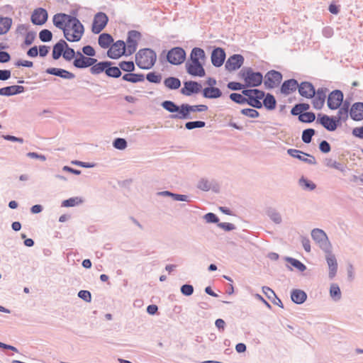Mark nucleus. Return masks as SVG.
I'll use <instances>...</instances> for the list:
<instances>
[{
    "label": "nucleus",
    "mask_w": 363,
    "mask_h": 363,
    "mask_svg": "<svg viewBox=\"0 0 363 363\" xmlns=\"http://www.w3.org/2000/svg\"><path fill=\"white\" fill-rule=\"evenodd\" d=\"M112 64L113 62L111 61L96 62L91 67L90 72L94 75L99 74L104 72L106 73V67L109 65H112Z\"/></svg>",
    "instance_id": "nucleus-27"
},
{
    "label": "nucleus",
    "mask_w": 363,
    "mask_h": 363,
    "mask_svg": "<svg viewBox=\"0 0 363 363\" xmlns=\"http://www.w3.org/2000/svg\"><path fill=\"white\" fill-rule=\"evenodd\" d=\"M181 292L183 295L189 296L194 293V287L190 284H184L181 287Z\"/></svg>",
    "instance_id": "nucleus-60"
},
{
    "label": "nucleus",
    "mask_w": 363,
    "mask_h": 363,
    "mask_svg": "<svg viewBox=\"0 0 363 363\" xmlns=\"http://www.w3.org/2000/svg\"><path fill=\"white\" fill-rule=\"evenodd\" d=\"M48 11L43 8L35 9L30 17V21L34 25L42 26L48 21Z\"/></svg>",
    "instance_id": "nucleus-17"
},
{
    "label": "nucleus",
    "mask_w": 363,
    "mask_h": 363,
    "mask_svg": "<svg viewBox=\"0 0 363 363\" xmlns=\"http://www.w3.org/2000/svg\"><path fill=\"white\" fill-rule=\"evenodd\" d=\"M205 57V52L203 49L199 48H194L192 49L190 54V61H199V60H204Z\"/></svg>",
    "instance_id": "nucleus-38"
},
{
    "label": "nucleus",
    "mask_w": 363,
    "mask_h": 363,
    "mask_svg": "<svg viewBox=\"0 0 363 363\" xmlns=\"http://www.w3.org/2000/svg\"><path fill=\"white\" fill-rule=\"evenodd\" d=\"M36 33L34 31H29L26 33L24 43L26 45H31L35 39Z\"/></svg>",
    "instance_id": "nucleus-64"
},
{
    "label": "nucleus",
    "mask_w": 363,
    "mask_h": 363,
    "mask_svg": "<svg viewBox=\"0 0 363 363\" xmlns=\"http://www.w3.org/2000/svg\"><path fill=\"white\" fill-rule=\"evenodd\" d=\"M62 17L65 29H68L70 27V24H72L75 20L77 19L76 17L66 13H62Z\"/></svg>",
    "instance_id": "nucleus-59"
},
{
    "label": "nucleus",
    "mask_w": 363,
    "mask_h": 363,
    "mask_svg": "<svg viewBox=\"0 0 363 363\" xmlns=\"http://www.w3.org/2000/svg\"><path fill=\"white\" fill-rule=\"evenodd\" d=\"M84 30H75L71 31V29H63L64 36L69 42H78L81 40Z\"/></svg>",
    "instance_id": "nucleus-25"
},
{
    "label": "nucleus",
    "mask_w": 363,
    "mask_h": 363,
    "mask_svg": "<svg viewBox=\"0 0 363 363\" xmlns=\"http://www.w3.org/2000/svg\"><path fill=\"white\" fill-rule=\"evenodd\" d=\"M286 260L300 272H303L306 269V265L296 259L292 257H286Z\"/></svg>",
    "instance_id": "nucleus-45"
},
{
    "label": "nucleus",
    "mask_w": 363,
    "mask_h": 363,
    "mask_svg": "<svg viewBox=\"0 0 363 363\" xmlns=\"http://www.w3.org/2000/svg\"><path fill=\"white\" fill-rule=\"evenodd\" d=\"M328 91V89L325 87L319 88L315 91V95L314 96L312 101L314 108L320 110L323 107Z\"/></svg>",
    "instance_id": "nucleus-20"
},
{
    "label": "nucleus",
    "mask_w": 363,
    "mask_h": 363,
    "mask_svg": "<svg viewBox=\"0 0 363 363\" xmlns=\"http://www.w3.org/2000/svg\"><path fill=\"white\" fill-rule=\"evenodd\" d=\"M325 164L328 167H333V168L337 169L342 172L345 171V166L342 164L337 162L336 161H334L332 159L326 160Z\"/></svg>",
    "instance_id": "nucleus-50"
},
{
    "label": "nucleus",
    "mask_w": 363,
    "mask_h": 363,
    "mask_svg": "<svg viewBox=\"0 0 363 363\" xmlns=\"http://www.w3.org/2000/svg\"><path fill=\"white\" fill-rule=\"evenodd\" d=\"M297 89L299 94L306 99H313L315 95V89L311 82H303L298 84Z\"/></svg>",
    "instance_id": "nucleus-21"
},
{
    "label": "nucleus",
    "mask_w": 363,
    "mask_h": 363,
    "mask_svg": "<svg viewBox=\"0 0 363 363\" xmlns=\"http://www.w3.org/2000/svg\"><path fill=\"white\" fill-rule=\"evenodd\" d=\"M244 60L242 55L240 54L233 55L227 60L225 67L229 72L235 71L242 67Z\"/></svg>",
    "instance_id": "nucleus-16"
},
{
    "label": "nucleus",
    "mask_w": 363,
    "mask_h": 363,
    "mask_svg": "<svg viewBox=\"0 0 363 363\" xmlns=\"http://www.w3.org/2000/svg\"><path fill=\"white\" fill-rule=\"evenodd\" d=\"M146 79L150 82L158 84L162 80V75L155 72H150L146 75Z\"/></svg>",
    "instance_id": "nucleus-55"
},
{
    "label": "nucleus",
    "mask_w": 363,
    "mask_h": 363,
    "mask_svg": "<svg viewBox=\"0 0 363 363\" xmlns=\"http://www.w3.org/2000/svg\"><path fill=\"white\" fill-rule=\"evenodd\" d=\"M197 188L205 191H208L211 188V184L207 179H201L197 184Z\"/></svg>",
    "instance_id": "nucleus-53"
},
{
    "label": "nucleus",
    "mask_w": 363,
    "mask_h": 363,
    "mask_svg": "<svg viewBox=\"0 0 363 363\" xmlns=\"http://www.w3.org/2000/svg\"><path fill=\"white\" fill-rule=\"evenodd\" d=\"M202 88L201 84L195 81H187L184 82V87L181 89L180 92L184 96H191L194 94H198Z\"/></svg>",
    "instance_id": "nucleus-18"
},
{
    "label": "nucleus",
    "mask_w": 363,
    "mask_h": 363,
    "mask_svg": "<svg viewBox=\"0 0 363 363\" xmlns=\"http://www.w3.org/2000/svg\"><path fill=\"white\" fill-rule=\"evenodd\" d=\"M121 74L119 67H111V65H109L106 67V74L109 77L118 78L121 76Z\"/></svg>",
    "instance_id": "nucleus-41"
},
{
    "label": "nucleus",
    "mask_w": 363,
    "mask_h": 363,
    "mask_svg": "<svg viewBox=\"0 0 363 363\" xmlns=\"http://www.w3.org/2000/svg\"><path fill=\"white\" fill-rule=\"evenodd\" d=\"M230 99L238 104H244L246 103V101H247V98H245V96H243L242 94H238V93H232L230 94Z\"/></svg>",
    "instance_id": "nucleus-52"
},
{
    "label": "nucleus",
    "mask_w": 363,
    "mask_h": 363,
    "mask_svg": "<svg viewBox=\"0 0 363 363\" xmlns=\"http://www.w3.org/2000/svg\"><path fill=\"white\" fill-rule=\"evenodd\" d=\"M298 184L304 190L313 191L315 189L316 185L313 182L302 177L298 180Z\"/></svg>",
    "instance_id": "nucleus-40"
},
{
    "label": "nucleus",
    "mask_w": 363,
    "mask_h": 363,
    "mask_svg": "<svg viewBox=\"0 0 363 363\" xmlns=\"http://www.w3.org/2000/svg\"><path fill=\"white\" fill-rule=\"evenodd\" d=\"M39 38L42 42H50L52 38V33L48 29H43L39 33Z\"/></svg>",
    "instance_id": "nucleus-51"
},
{
    "label": "nucleus",
    "mask_w": 363,
    "mask_h": 363,
    "mask_svg": "<svg viewBox=\"0 0 363 363\" xmlns=\"http://www.w3.org/2000/svg\"><path fill=\"white\" fill-rule=\"evenodd\" d=\"M127 54L126 45L123 40H119L114 43L107 52V55L111 59H118Z\"/></svg>",
    "instance_id": "nucleus-5"
},
{
    "label": "nucleus",
    "mask_w": 363,
    "mask_h": 363,
    "mask_svg": "<svg viewBox=\"0 0 363 363\" xmlns=\"http://www.w3.org/2000/svg\"><path fill=\"white\" fill-rule=\"evenodd\" d=\"M315 131L313 128H308L303 131L301 139L304 143H310L312 140V137L315 135Z\"/></svg>",
    "instance_id": "nucleus-44"
},
{
    "label": "nucleus",
    "mask_w": 363,
    "mask_h": 363,
    "mask_svg": "<svg viewBox=\"0 0 363 363\" xmlns=\"http://www.w3.org/2000/svg\"><path fill=\"white\" fill-rule=\"evenodd\" d=\"M206 125V123L201 121H189L186 123L185 128L188 130H192L194 128H203Z\"/></svg>",
    "instance_id": "nucleus-49"
},
{
    "label": "nucleus",
    "mask_w": 363,
    "mask_h": 363,
    "mask_svg": "<svg viewBox=\"0 0 363 363\" xmlns=\"http://www.w3.org/2000/svg\"><path fill=\"white\" fill-rule=\"evenodd\" d=\"M325 253V259L328 265L329 272L328 277L330 279H333L337 272V262L335 255L332 252V249L324 251Z\"/></svg>",
    "instance_id": "nucleus-13"
},
{
    "label": "nucleus",
    "mask_w": 363,
    "mask_h": 363,
    "mask_svg": "<svg viewBox=\"0 0 363 363\" xmlns=\"http://www.w3.org/2000/svg\"><path fill=\"white\" fill-rule=\"evenodd\" d=\"M247 101H246V103L251 106L252 107L258 109L262 108V104L260 101L261 99L253 96L252 98L247 99Z\"/></svg>",
    "instance_id": "nucleus-58"
},
{
    "label": "nucleus",
    "mask_w": 363,
    "mask_h": 363,
    "mask_svg": "<svg viewBox=\"0 0 363 363\" xmlns=\"http://www.w3.org/2000/svg\"><path fill=\"white\" fill-rule=\"evenodd\" d=\"M208 110V106L206 105L200 104V105H189L188 104H182V117L184 118V120L191 119L192 118L190 113L191 112H203Z\"/></svg>",
    "instance_id": "nucleus-12"
},
{
    "label": "nucleus",
    "mask_w": 363,
    "mask_h": 363,
    "mask_svg": "<svg viewBox=\"0 0 363 363\" xmlns=\"http://www.w3.org/2000/svg\"><path fill=\"white\" fill-rule=\"evenodd\" d=\"M120 69L126 72H132L135 70V64L133 61H122L118 64Z\"/></svg>",
    "instance_id": "nucleus-43"
},
{
    "label": "nucleus",
    "mask_w": 363,
    "mask_h": 363,
    "mask_svg": "<svg viewBox=\"0 0 363 363\" xmlns=\"http://www.w3.org/2000/svg\"><path fill=\"white\" fill-rule=\"evenodd\" d=\"M108 18L106 13L103 12L97 13L94 18L91 31L95 33H99L106 26Z\"/></svg>",
    "instance_id": "nucleus-10"
},
{
    "label": "nucleus",
    "mask_w": 363,
    "mask_h": 363,
    "mask_svg": "<svg viewBox=\"0 0 363 363\" xmlns=\"http://www.w3.org/2000/svg\"><path fill=\"white\" fill-rule=\"evenodd\" d=\"M164 84L169 89H177L181 86V81L177 77H169L164 80Z\"/></svg>",
    "instance_id": "nucleus-34"
},
{
    "label": "nucleus",
    "mask_w": 363,
    "mask_h": 363,
    "mask_svg": "<svg viewBox=\"0 0 363 363\" xmlns=\"http://www.w3.org/2000/svg\"><path fill=\"white\" fill-rule=\"evenodd\" d=\"M317 123L321 124L328 131H334L340 125L338 121H336L335 116L330 117L327 115L318 114Z\"/></svg>",
    "instance_id": "nucleus-15"
},
{
    "label": "nucleus",
    "mask_w": 363,
    "mask_h": 363,
    "mask_svg": "<svg viewBox=\"0 0 363 363\" xmlns=\"http://www.w3.org/2000/svg\"><path fill=\"white\" fill-rule=\"evenodd\" d=\"M343 93L340 90L336 89L331 91L328 96V107L330 110L337 109L340 107L343 101Z\"/></svg>",
    "instance_id": "nucleus-7"
},
{
    "label": "nucleus",
    "mask_w": 363,
    "mask_h": 363,
    "mask_svg": "<svg viewBox=\"0 0 363 363\" xmlns=\"http://www.w3.org/2000/svg\"><path fill=\"white\" fill-rule=\"evenodd\" d=\"M311 237L323 252L333 248L327 234L322 229H313L311 231Z\"/></svg>",
    "instance_id": "nucleus-3"
},
{
    "label": "nucleus",
    "mask_w": 363,
    "mask_h": 363,
    "mask_svg": "<svg viewBox=\"0 0 363 363\" xmlns=\"http://www.w3.org/2000/svg\"><path fill=\"white\" fill-rule=\"evenodd\" d=\"M65 47H67V43L64 40H60L52 48V58L58 60L63 55Z\"/></svg>",
    "instance_id": "nucleus-28"
},
{
    "label": "nucleus",
    "mask_w": 363,
    "mask_h": 363,
    "mask_svg": "<svg viewBox=\"0 0 363 363\" xmlns=\"http://www.w3.org/2000/svg\"><path fill=\"white\" fill-rule=\"evenodd\" d=\"M83 55L92 57L96 55L95 50L91 45H85L82 48Z\"/></svg>",
    "instance_id": "nucleus-62"
},
{
    "label": "nucleus",
    "mask_w": 363,
    "mask_h": 363,
    "mask_svg": "<svg viewBox=\"0 0 363 363\" xmlns=\"http://www.w3.org/2000/svg\"><path fill=\"white\" fill-rule=\"evenodd\" d=\"M350 115L352 120L359 121L363 119V103L356 102L350 109Z\"/></svg>",
    "instance_id": "nucleus-24"
},
{
    "label": "nucleus",
    "mask_w": 363,
    "mask_h": 363,
    "mask_svg": "<svg viewBox=\"0 0 363 363\" xmlns=\"http://www.w3.org/2000/svg\"><path fill=\"white\" fill-rule=\"evenodd\" d=\"M141 38V34L137 30H130L128 33L127 38V54L126 55H130L133 54L137 49L138 40Z\"/></svg>",
    "instance_id": "nucleus-8"
},
{
    "label": "nucleus",
    "mask_w": 363,
    "mask_h": 363,
    "mask_svg": "<svg viewBox=\"0 0 363 363\" xmlns=\"http://www.w3.org/2000/svg\"><path fill=\"white\" fill-rule=\"evenodd\" d=\"M186 58V52L184 50L179 47L171 49L167 54V61L174 65H181Z\"/></svg>",
    "instance_id": "nucleus-4"
},
{
    "label": "nucleus",
    "mask_w": 363,
    "mask_h": 363,
    "mask_svg": "<svg viewBox=\"0 0 363 363\" xmlns=\"http://www.w3.org/2000/svg\"><path fill=\"white\" fill-rule=\"evenodd\" d=\"M52 21H53L54 26H56L57 28L61 29L62 30H63V29H65L63 17H62V13H59L54 15Z\"/></svg>",
    "instance_id": "nucleus-46"
},
{
    "label": "nucleus",
    "mask_w": 363,
    "mask_h": 363,
    "mask_svg": "<svg viewBox=\"0 0 363 363\" xmlns=\"http://www.w3.org/2000/svg\"><path fill=\"white\" fill-rule=\"evenodd\" d=\"M268 110H274L276 108L277 101L274 96L268 93L264 96L262 106Z\"/></svg>",
    "instance_id": "nucleus-35"
},
{
    "label": "nucleus",
    "mask_w": 363,
    "mask_h": 363,
    "mask_svg": "<svg viewBox=\"0 0 363 363\" xmlns=\"http://www.w3.org/2000/svg\"><path fill=\"white\" fill-rule=\"evenodd\" d=\"M162 106L166 111L169 113H177L175 114H172L170 118L172 119H180L184 120V118L182 117L181 112L182 111V105L177 106L175 103L172 101H164L162 103Z\"/></svg>",
    "instance_id": "nucleus-19"
},
{
    "label": "nucleus",
    "mask_w": 363,
    "mask_h": 363,
    "mask_svg": "<svg viewBox=\"0 0 363 363\" xmlns=\"http://www.w3.org/2000/svg\"><path fill=\"white\" fill-rule=\"evenodd\" d=\"M123 80L129 82L131 83H138V82H142L145 80V75L143 74H135L128 72L127 74H125L122 77Z\"/></svg>",
    "instance_id": "nucleus-31"
},
{
    "label": "nucleus",
    "mask_w": 363,
    "mask_h": 363,
    "mask_svg": "<svg viewBox=\"0 0 363 363\" xmlns=\"http://www.w3.org/2000/svg\"><path fill=\"white\" fill-rule=\"evenodd\" d=\"M12 19L9 17L0 18V35L6 34L10 29Z\"/></svg>",
    "instance_id": "nucleus-36"
},
{
    "label": "nucleus",
    "mask_w": 363,
    "mask_h": 363,
    "mask_svg": "<svg viewBox=\"0 0 363 363\" xmlns=\"http://www.w3.org/2000/svg\"><path fill=\"white\" fill-rule=\"evenodd\" d=\"M157 59L156 52L150 48H143L135 54V63L143 69H151Z\"/></svg>",
    "instance_id": "nucleus-1"
},
{
    "label": "nucleus",
    "mask_w": 363,
    "mask_h": 363,
    "mask_svg": "<svg viewBox=\"0 0 363 363\" xmlns=\"http://www.w3.org/2000/svg\"><path fill=\"white\" fill-rule=\"evenodd\" d=\"M186 68L187 72L192 76L203 77L206 74L205 69L200 61H188L186 62Z\"/></svg>",
    "instance_id": "nucleus-14"
},
{
    "label": "nucleus",
    "mask_w": 363,
    "mask_h": 363,
    "mask_svg": "<svg viewBox=\"0 0 363 363\" xmlns=\"http://www.w3.org/2000/svg\"><path fill=\"white\" fill-rule=\"evenodd\" d=\"M240 75L245 80L247 87L258 86L262 84L263 79L262 73L253 72L251 67H243Z\"/></svg>",
    "instance_id": "nucleus-2"
},
{
    "label": "nucleus",
    "mask_w": 363,
    "mask_h": 363,
    "mask_svg": "<svg viewBox=\"0 0 363 363\" xmlns=\"http://www.w3.org/2000/svg\"><path fill=\"white\" fill-rule=\"evenodd\" d=\"M310 108L308 104L301 103L296 104L291 110V113L293 116H298L302 114L303 112L308 111Z\"/></svg>",
    "instance_id": "nucleus-37"
},
{
    "label": "nucleus",
    "mask_w": 363,
    "mask_h": 363,
    "mask_svg": "<svg viewBox=\"0 0 363 363\" xmlns=\"http://www.w3.org/2000/svg\"><path fill=\"white\" fill-rule=\"evenodd\" d=\"M298 86V82L294 79H288L282 84L281 86V92L285 95L296 90Z\"/></svg>",
    "instance_id": "nucleus-26"
},
{
    "label": "nucleus",
    "mask_w": 363,
    "mask_h": 363,
    "mask_svg": "<svg viewBox=\"0 0 363 363\" xmlns=\"http://www.w3.org/2000/svg\"><path fill=\"white\" fill-rule=\"evenodd\" d=\"M113 146L118 150H123L127 147V142L124 138H118L113 140Z\"/></svg>",
    "instance_id": "nucleus-54"
},
{
    "label": "nucleus",
    "mask_w": 363,
    "mask_h": 363,
    "mask_svg": "<svg viewBox=\"0 0 363 363\" xmlns=\"http://www.w3.org/2000/svg\"><path fill=\"white\" fill-rule=\"evenodd\" d=\"M78 296L84 301L89 303L91 301V294L89 291L81 290L78 293Z\"/></svg>",
    "instance_id": "nucleus-61"
},
{
    "label": "nucleus",
    "mask_w": 363,
    "mask_h": 363,
    "mask_svg": "<svg viewBox=\"0 0 363 363\" xmlns=\"http://www.w3.org/2000/svg\"><path fill=\"white\" fill-rule=\"evenodd\" d=\"M266 214L276 224H280L282 222L280 213L274 208H267L266 210Z\"/></svg>",
    "instance_id": "nucleus-32"
},
{
    "label": "nucleus",
    "mask_w": 363,
    "mask_h": 363,
    "mask_svg": "<svg viewBox=\"0 0 363 363\" xmlns=\"http://www.w3.org/2000/svg\"><path fill=\"white\" fill-rule=\"evenodd\" d=\"M63 58L67 61H70L74 57L77 56V52H75L74 50L67 45V47H65L64 53H63Z\"/></svg>",
    "instance_id": "nucleus-48"
},
{
    "label": "nucleus",
    "mask_w": 363,
    "mask_h": 363,
    "mask_svg": "<svg viewBox=\"0 0 363 363\" xmlns=\"http://www.w3.org/2000/svg\"><path fill=\"white\" fill-rule=\"evenodd\" d=\"M315 119V115L313 112H304L299 114L298 120L302 123H312Z\"/></svg>",
    "instance_id": "nucleus-42"
},
{
    "label": "nucleus",
    "mask_w": 363,
    "mask_h": 363,
    "mask_svg": "<svg viewBox=\"0 0 363 363\" xmlns=\"http://www.w3.org/2000/svg\"><path fill=\"white\" fill-rule=\"evenodd\" d=\"M291 298L296 304H301L307 298L306 292L301 289H294L291 293Z\"/></svg>",
    "instance_id": "nucleus-29"
},
{
    "label": "nucleus",
    "mask_w": 363,
    "mask_h": 363,
    "mask_svg": "<svg viewBox=\"0 0 363 363\" xmlns=\"http://www.w3.org/2000/svg\"><path fill=\"white\" fill-rule=\"evenodd\" d=\"M287 153L292 157L296 158L306 164L315 165L317 164L314 156L296 149H289Z\"/></svg>",
    "instance_id": "nucleus-11"
},
{
    "label": "nucleus",
    "mask_w": 363,
    "mask_h": 363,
    "mask_svg": "<svg viewBox=\"0 0 363 363\" xmlns=\"http://www.w3.org/2000/svg\"><path fill=\"white\" fill-rule=\"evenodd\" d=\"M203 96L206 99H217L222 96V91L217 87H206L203 89Z\"/></svg>",
    "instance_id": "nucleus-30"
},
{
    "label": "nucleus",
    "mask_w": 363,
    "mask_h": 363,
    "mask_svg": "<svg viewBox=\"0 0 363 363\" xmlns=\"http://www.w3.org/2000/svg\"><path fill=\"white\" fill-rule=\"evenodd\" d=\"M241 113L252 118H256L259 116V112L253 108H243Z\"/></svg>",
    "instance_id": "nucleus-57"
},
{
    "label": "nucleus",
    "mask_w": 363,
    "mask_h": 363,
    "mask_svg": "<svg viewBox=\"0 0 363 363\" xmlns=\"http://www.w3.org/2000/svg\"><path fill=\"white\" fill-rule=\"evenodd\" d=\"M227 86L231 90L238 91L244 89L246 86L245 84H242L240 82H230L228 84Z\"/></svg>",
    "instance_id": "nucleus-63"
},
{
    "label": "nucleus",
    "mask_w": 363,
    "mask_h": 363,
    "mask_svg": "<svg viewBox=\"0 0 363 363\" xmlns=\"http://www.w3.org/2000/svg\"><path fill=\"white\" fill-rule=\"evenodd\" d=\"M96 62H97L96 58L84 56L82 52L77 51V56L73 61V65L78 69H85L91 67Z\"/></svg>",
    "instance_id": "nucleus-6"
},
{
    "label": "nucleus",
    "mask_w": 363,
    "mask_h": 363,
    "mask_svg": "<svg viewBox=\"0 0 363 363\" xmlns=\"http://www.w3.org/2000/svg\"><path fill=\"white\" fill-rule=\"evenodd\" d=\"M211 62L213 66L219 67L223 65L225 59V52L223 48H215L211 53Z\"/></svg>",
    "instance_id": "nucleus-22"
},
{
    "label": "nucleus",
    "mask_w": 363,
    "mask_h": 363,
    "mask_svg": "<svg viewBox=\"0 0 363 363\" xmlns=\"http://www.w3.org/2000/svg\"><path fill=\"white\" fill-rule=\"evenodd\" d=\"M45 72L49 74L60 77L66 79H72L75 77V75L73 73L61 68L50 67L48 68Z\"/></svg>",
    "instance_id": "nucleus-23"
},
{
    "label": "nucleus",
    "mask_w": 363,
    "mask_h": 363,
    "mask_svg": "<svg viewBox=\"0 0 363 363\" xmlns=\"http://www.w3.org/2000/svg\"><path fill=\"white\" fill-rule=\"evenodd\" d=\"M281 79L282 74L279 72L271 70L265 74L264 85L267 89H273L281 83Z\"/></svg>",
    "instance_id": "nucleus-9"
},
{
    "label": "nucleus",
    "mask_w": 363,
    "mask_h": 363,
    "mask_svg": "<svg viewBox=\"0 0 363 363\" xmlns=\"http://www.w3.org/2000/svg\"><path fill=\"white\" fill-rule=\"evenodd\" d=\"M98 42L101 48L106 49L113 42V38L108 33H102L99 35Z\"/></svg>",
    "instance_id": "nucleus-33"
},
{
    "label": "nucleus",
    "mask_w": 363,
    "mask_h": 363,
    "mask_svg": "<svg viewBox=\"0 0 363 363\" xmlns=\"http://www.w3.org/2000/svg\"><path fill=\"white\" fill-rule=\"evenodd\" d=\"M330 296L335 301H337L341 299V291L339 286L337 284H331L330 287Z\"/></svg>",
    "instance_id": "nucleus-39"
},
{
    "label": "nucleus",
    "mask_w": 363,
    "mask_h": 363,
    "mask_svg": "<svg viewBox=\"0 0 363 363\" xmlns=\"http://www.w3.org/2000/svg\"><path fill=\"white\" fill-rule=\"evenodd\" d=\"M82 202V200L78 197L69 198L67 200L63 201L62 206L65 207H72Z\"/></svg>",
    "instance_id": "nucleus-56"
},
{
    "label": "nucleus",
    "mask_w": 363,
    "mask_h": 363,
    "mask_svg": "<svg viewBox=\"0 0 363 363\" xmlns=\"http://www.w3.org/2000/svg\"><path fill=\"white\" fill-rule=\"evenodd\" d=\"M338 108L339 110L337 113L335 117L336 118V121H338V123L340 124L341 121L345 122L348 119L350 111H347L341 107Z\"/></svg>",
    "instance_id": "nucleus-47"
}]
</instances>
